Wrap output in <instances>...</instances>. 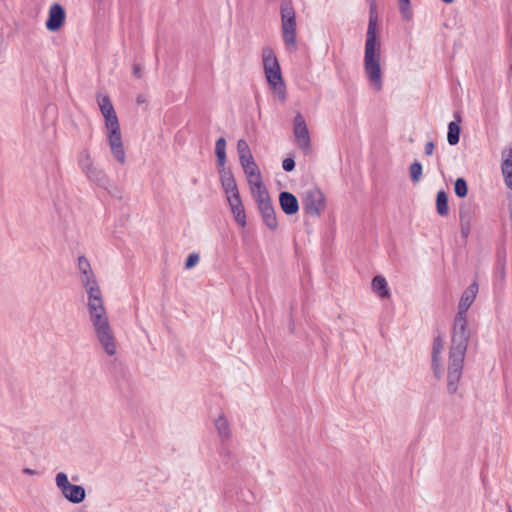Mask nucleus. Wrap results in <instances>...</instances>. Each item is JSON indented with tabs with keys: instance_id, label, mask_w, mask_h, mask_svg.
<instances>
[{
	"instance_id": "1",
	"label": "nucleus",
	"mask_w": 512,
	"mask_h": 512,
	"mask_svg": "<svg viewBox=\"0 0 512 512\" xmlns=\"http://www.w3.org/2000/svg\"><path fill=\"white\" fill-rule=\"evenodd\" d=\"M477 292L478 285L474 282L465 289L458 305V313L454 321L448 355L447 390L449 394L457 392L458 384L462 377L464 359L469 341L466 313L474 302Z\"/></svg>"
},
{
	"instance_id": "2",
	"label": "nucleus",
	"mask_w": 512,
	"mask_h": 512,
	"mask_svg": "<svg viewBox=\"0 0 512 512\" xmlns=\"http://www.w3.org/2000/svg\"><path fill=\"white\" fill-rule=\"evenodd\" d=\"M80 282L87 294L89 320L95 336L103 350L109 356H113L117 351L116 338L104 306L101 289L93 270L81 274Z\"/></svg>"
},
{
	"instance_id": "3",
	"label": "nucleus",
	"mask_w": 512,
	"mask_h": 512,
	"mask_svg": "<svg viewBox=\"0 0 512 512\" xmlns=\"http://www.w3.org/2000/svg\"><path fill=\"white\" fill-rule=\"evenodd\" d=\"M97 103L104 117L106 137L113 158L120 164H126V151L122 139L120 123L108 95H98Z\"/></svg>"
},
{
	"instance_id": "4",
	"label": "nucleus",
	"mask_w": 512,
	"mask_h": 512,
	"mask_svg": "<svg viewBox=\"0 0 512 512\" xmlns=\"http://www.w3.org/2000/svg\"><path fill=\"white\" fill-rule=\"evenodd\" d=\"M377 16L370 14L366 34L365 52H364V70L371 86L380 91L382 88V72L380 66L381 43L376 34Z\"/></svg>"
},
{
	"instance_id": "5",
	"label": "nucleus",
	"mask_w": 512,
	"mask_h": 512,
	"mask_svg": "<svg viewBox=\"0 0 512 512\" xmlns=\"http://www.w3.org/2000/svg\"><path fill=\"white\" fill-rule=\"evenodd\" d=\"M263 66L267 81L273 91V94L279 101L286 100V88L281 75V69L274 51L270 47L262 50Z\"/></svg>"
},
{
	"instance_id": "6",
	"label": "nucleus",
	"mask_w": 512,
	"mask_h": 512,
	"mask_svg": "<svg viewBox=\"0 0 512 512\" xmlns=\"http://www.w3.org/2000/svg\"><path fill=\"white\" fill-rule=\"evenodd\" d=\"M55 482L63 496L71 503L78 504L84 501L85 489L80 485L71 484L64 472L56 474Z\"/></svg>"
},
{
	"instance_id": "7",
	"label": "nucleus",
	"mask_w": 512,
	"mask_h": 512,
	"mask_svg": "<svg viewBox=\"0 0 512 512\" xmlns=\"http://www.w3.org/2000/svg\"><path fill=\"white\" fill-rule=\"evenodd\" d=\"M302 204L306 214L318 217L325 209V196L318 188H310L305 191Z\"/></svg>"
},
{
	"instance_id": "8",
	"label": "nucleus",
	"mask_w": 512,
	"mask_h": 512,
	"mask_svg": "<svg viewBox=\"0 0 512 512\" xmlns=\"http://www.w3.org/2000/svg\"><path fill=\"white\" fill-rule=\"evenodd\" d=\"M293 133L298 147L303 150L304 153H309L311 150L310 135L306 121L300 112L294 117Z\"/></svg>"
},
{
	"instance_id": "9",
	"label": "nucleus",
	"mask_w": 512,
	"mask_h": 512,
	"mask_svg": "<svg viewBox=\"0 0 512 512\" xmlns=\"http://www.w3.org/2000/svg\"><path fill=\"white\" fill-rule=\"evenodd\" d=\"M476 217V209L471 204H462L460 206L459 218L461 225V235L467 238L471 232Z\"/></svg>"
},
{
	"instance_id": "10",
	"label": "nucleus",
	"mask_w": 512,
	"mask_h": 512,
	"mask_svg": "<svg viewBox=\"0 0 512 512\" xmlns=\"http://www.w3.org/2000/svg\"><path fill=\"white\" fill-rule=\"evenodd\" d=\"M65 19L66 13L64 8L60 4L55 3L49 9L46 28L52 32L58 31L64 25Z\"/></svg>"
},
{
	"instance_id": "11",
	"label": "nucleus",
	"mask_w": 512,
	"mask_h": 512,
	"mask_svg": "<svg viewBox=\"0 0 512 512\" xmlns=\"http://www.w3.org/2000/svg\"><path fill=\"white\" fill-rule=\"evenodd\" d=\"M444 350V340L442 337L437 336L434 338L432 347V369L437 379H440L443 374V367L441 362V354Z\"/></svg>"
},
{
	"instance_id": "12",
	"label": "nucleus",
	"mask_w": 512,
	"mask_h": 512,
	"mask_svg": "<svg viewBox=\"0 0 512 512\" xmlns=\"http://www.w3.org/2000/svg\"><path fill=\"white\" fill-rule=\"evenodd\" d=\"M226 199L228 201V204L231 208V212L237 224L240 225L241 227H245L247 224L246 214L240 194L226 197Z\"/></svg>"
},
{
	"instance_id": "13",
	"label": "nucleus",
	"mask_w": 512,
	"mask_h": 512,
	"mask_svg": "<svg viewBox=\"0 0 512 512\" xmlns=\"http://www.w3.org/2000/svg\"><path fill=\"white\" fill-rule=\"evenodd\" d=\"M221 186L226 194V197L240 194L237 183L231 170L226 168L219 169Z\"/></svg>"
},
{
	"instance_id": "14",
	"label": "nucleus",
	"mask_w": 512,
	"mask_h": 512,
	"mask_svg": "<svg viewBox=\"0 0 512 512\" xmlns=\"http://www.w3.org/2000/svg\"><path fill=\"white\" fill-rule=\"evenodd\" d=\"M296 21L281 23L282 37L286 48L290 51L297 49Z\"/></svg>"
},
{
	"instance_id": "15",
	"label": "nucleus",
	"mask_w": 512,
	"mask_h": 512,
	"mask_svg": "<svg viewBox=\"0 0 512 512\" xmlns=\"http://www.w3.org/2000/svg\"><path fill=\"white\" fill-rule=\"evenodd\" d=\"M279 204L282 211L287 215H294L299 210L297 198L290 192L284 191L279 195Z\"/></svg>"
},
{
	"instance_id": "16",
	"label": "nucleus",
	"mask_w": 512,
	"mask_h": 512,
	"mask_svg": "<svg viewBox=\"0 0 512 512\" xmlns=\"http://www.w3.org/2000/svg\"><path fill=\"white\" fill-rule=\"evenodd\" d=\"M249 187L258 207L271 202V198L269 196L268 190L263 184V180L250 184Z\"/></svg>"
},
{
	"instance_id": "17",
	"label": "nucleus",
	"mask_w": 512,
	"mask_h": 512,
	"mask_svg": "<svg viewBox=\"0 0 512 512\" xmlns=\"http://www.w3.org/2000/svg\"><path fill=\"white\" fill-rule=\"evenodd\" d=\"M258 209L261 213V216H262V219H263L265 225L271 230L276 229L278 223H277L275 210L273 208L272 202H270L268 204L261 205L258 207Z\"/></svg>"
},
{
	"instance_id": "18",
	"label": "nucleus",
	"mask_w": 512,
	"mask_h": 512,
	"mask_svg": "<svg viewBox=\"0 0 512 512\" xmlns=\"http://www.w3.org/2000/svg\"><path fill=\"white\" fill-rule=\"evenodd\" d=\"M247 177L248 184L262 181L261 172L254 160L241 165Z\"/></svg>"
},
{
	"instance_id": "19",
	"label": "nucleus",
	"mask_w": 512,
	"mask_h": 512,
	"mask_svg": "<svg viewBox=\"0 0 512 512\" xmlns=\"http://www.w3.org/2000/svg\"><path fill=\"white\" fill-rule=\"evenodd\" d=\"M502 173L506 185L512 189V149L503 152Z\"/></svg>"
},
{
	"instance_id": "20",
	"label": "nucleus",
	"mask_w": 512,
	"mask_h": 512,
	"mask_svg": "<svg viewBox=\"0 0 512 512\" xmlns=\"http://www.w3.org/2000/svg\"><path fill=\"white\" fill-rule=\"evenodd\" d=\"M83 174L89 179V181L96 183L101 187L108 183V177L105 172L95 165Z\"/></svg>"
},
{
	"instance_id": "21",
	"label": "nucleus",
	"mask_w": 512,
	"mask_h": 512,
	"mask_svg": "<svg viewBox=\"0 0 512 512\" xmlns=\"http://www.w3.org/2000/svg\"><path fill=\"white\" fill-rule=\"evenodd\" d=\"M281 23L296 21V12L292 0H282L280 5Z\"/></svg>"
},
{
	"instance_id": "22",
	"label": "nucleus",
	"mask_w": 512,
	"mask_h": 512,
	"mask_svg": "<svg viewBox=\"0 0 512 512\" xmlns=\"http://www.w3.org/2000/svg\"><path fill=\"white\" fill-rule=\"evenodd\" d=\"M456 121H452L448 125L447 141L450 145H456L460 138V122L461 117L456 114Z\"/></svg>"
},
{
	"instance_id": "23",
	"label": "nucleus",
	"mask_w": 512,
	"mask_h": 512,
	"mask_svg": "<svg viewBox=\"0 0 512 512\" xmlns=\"http://www.w3.org/2000/svg\"><path fill=\"white\" fill-rule=\"evenodd\" d=\"M372 289L380 298H388L390 296L387 281L382 276H375L373 278Z\"/></svg>"
},
{
	"instance_id": "24",
	"label": "nucleus",
	"mask_w": 512,
	"mask_h": 512,
	"mask_svg": "<svg viewBox=\"0 0 512 512\" xmlns=\"http://www.w3.org/2000/svg\"><path fill=\"white\" fill-rule=\"evenodd\" d=\"M237 152L241 165L254 160L248 143L243 139L237 142Z\"/></svg>"
},
{
	"instance_id": "25",
	"label": "nucleus",
	"mask_w": 512,
	"mask_h": 512,
	"mask_svg": "<svg viewBox=\"0 0 512 512\" xmlns=\"http://www.w3.org/2000/svg\"><path fill=\"white\" fill-rule=\"evenodd\" d=\"M78 165L82 173H85L87 170L94 166V161L89 149L85 148L79 152Z\"/></svg>"
},
{
	"instance_id": "26",
	"label": "nucleus",
	"mask_w": 512,
	"mask_h": 512,
	"mask_svg": "<svg viewBox=\"0 0 512 512\" xmlns=\"http://www.w3.org/2000/svg\"><path fill=\"white\" fill-rule=\"evenodd\" d=\"M215 427H216L219 437L223 441L228 440L230 438L231 432H230L229 423H228V420L223 415H220L215 420Z\"/></svg>"
},
{
	"instance_id": "27",
	"label": "nucleus",
	"mask_w": 512,
	"mask_h": 512,
	"mask_svg": "<svg viewBox=\"0 0 512 512\" xmlns=\"http://www.w3.org/2000/svg\"><path fill=\"white\" fill-rule=\"evenodd\" d=\"M215 153L217 157V164L219 169L225 168L226 163V140L224 138H219L215 144Z\"/></svg>"
},
{
	"instance_id": "28",
	"label": "nucleus",
	"mask_w": 512,
	"mask_h": 512,
	"mask_svg": "<svg viewBox=\"0 0 512 512\" xmlns=\"http://www.w3.org/2000/svg\"><path fill=\"white\" fill-rule=\"evenodd\" d=\"M436 208L437 212L441 216H446L449 212L448 209V197L444 191H439L436 197Z\"/></svg>"
},
{
	"instance_id": "29",
	"label": "nucleus",
	"mask_w": 512,
	"mask_h": 512,
	"mask_svg": "<svg viewBox=\"0 0 512 512\" xmlns=\"http://www.w3.org/2000/svg\"><path fill=\"white\" fill-rule=\"evenodd\" d=\"M409 172L412 182L418 183L422 176V165L415 161L410 165Z\"/></svg>"
},
{
	"instance_id": "30",
	"label": "nucleus",
	"mask_w": 512,
	"mask_h": 512,
	"mask_svg": "<svg viewBox=\"0 0 512 512\" xmlns=\"http://www.w3.org/2000/svg\"><path fill=\"white\" fill-rule=\"evenodd\" d=\"M454 191L458 197H465L468 193V186L463 178H458L454 184Z\"/></svg>"
},
{
	"instance_id": "31",
	"label": "nucleus",
	"mask_w": 512,
	"mask_h": 512,
	"mask_svg": "<svg viewBox=\"0 0 512 512\" xmlns=\"http://www.w3.org/2000/svg\"><path fill=\"white\" fill-rule=\"evenodd\" d=\"M399 1V9L404 19H411V10H410V0H398Z\"/></svg>"
},
{
	"instance_id": "32",
	"label": "nucleus",
	"mask_w": 512,
	"mask_h": 512,
	"mask_svg": "<svg viewBox=\"0 0 512 512\" xmlns=\"http://www.w3.org/2000/svg\"><path fill=\"white\" fill-rule=\"evenodd\" d=\"M78 269L80 275L83 273H87L88 271H92L91 265L86 257L80 256L78 258Z\"/></svg>"
},
{
	"instance_id": "33",
	"label": "nucleus",
	"mask_w": 512,
	"mask_h": 512,
	"mask_svg": "<svg viewBox=\"0 0 512 512\" xmlns=\"http://www.w3.org/2000/svg\"><path fill=\"white\" fill-rule=\"evenodd\" d=\"M199 262V255L197 253H191L185 262V268L191 269Z\"/></svg>"
},
{
	"instance_id": "34",
	"label": "nucleus",
	"mask_w": 512,
	"mask_h": 512,
	"mask_svg": "<svg viewBox=\"0 0 512 512\" xmlns=\"http://www.w3.org/2000/svg\"><path fill=\"white\" fill-rule=\"evenodd\" d=\"M282 167L285 171L290 172L295 168V161L292 158H285Z\"/></svg>"
},
{
	"instance_id": "35",
	"label": "nucleus",
	"mask_w": 512,
	"mask_h": 512,
	"mask_svg": "<svg viewBox=\"0 0 512 512\" xmlns=\"http://www.w3.org/2000/svg\"><path fill=\"white\" fill-rule=\"evenodd\" d=\"M434 143L432 141H429L425 144V147H424V150H425V154L430 156L433 154V151H434Z\"/></svg>"
},
{
	"instance_id": "36",
	"label": "nucleus",
	"mask_w": 512,
	"mask_h": 512,
	"mask_svg": "<svg viewBox=\"0 0 512 512\" xmlns=\"http://www.w3.org/2000/svg\"><path fill=\"white\" fill-rule=\"evenodd\" d=\"M133 73L137 76V77H141V69L138 65H135L134 68H133Z\"/></svg>"
},
{
	"instance_id": "37",
	"label": "nucleus",
	"mask_w": 512,
	"mask_h": 512,
	"mask_svg": "<svg viewBox=\"0 0 512 512\" xmlns=\"http://www.w3.org/2000/svg\"><path fill=\"white\" fill-rule=\"evenodd\" d=\"M23 472H24L25 474H29V475H33V474H35V471H34V470H32V469H30V468H25V469L23 470Z\"/></svg>"
},
{
	"instance_id": "38",
	"label": "nucleus",
	"mask_w": 512,
	"mask_h": 512,
	"mask_svg": "<svg viewBox=\"0 0 512 512\" xmlns=\"http://www.w3.org/2000/svg\"><path fill=\"white\" fill-rule=\"evenodd\" d=\"M442 2L446 3V4H451L453 3L455 0H441Z\"/></svg>"
},
{
	"instance_id": "39",
	"label": "nucleus",
	"mask_w": 512,
	"mask_h": 512,
	"mask_svg": "<svg viewBox=\"0 0 512 512\" xmlns=\"http://www.w3.org/2000/svg\"><path fill=\"white\" fill-rule=\"evenodd\" d=\"M509 512H512V510L510 509Z\"/></svg>"
}]
</instances>
